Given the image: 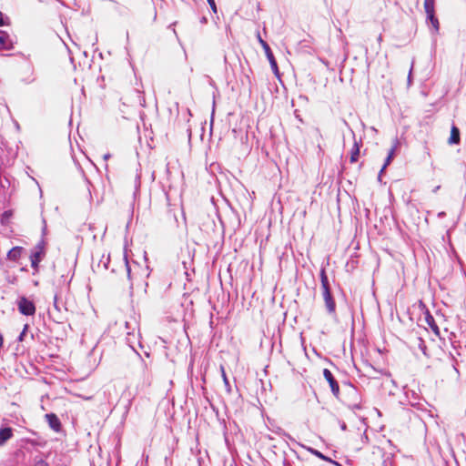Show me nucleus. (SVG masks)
<instances>
[{
	"instance_id": "obj_12",
	"label": "nucleus",
	"mask_w": 466,
	"mask_h": 466,
	"mask_svg": "<svg viewBox=\"0 0 466 466\" xmlns=\"http://www.w3.org/2000/svg\"><path fill=\"white\" fill-rule=\"evenodd\" d=\"M360 155V144L355 140L350 152V162L354 163L358 160Z\"/></svg>"
},
{
	"instance_id": "obj_3",
	"label": "nucleus",
	"mask_w": 466,
	"mask_h": 466,
	"mask_svg": "<svg viewBox=\"0 0 466 466\" xmlns=\"http://www.w3.org/2000/svg\"><path fill=\"white\" fill-rule=\"evenodd\" d=\"M323 376L330 386V390L336 398H339V387L336 380L334 379L331 371L328 369L323 370Z\"/></svg>"
},
{
	"instance_id": "obj_31",
	"label": "nucleus",
	"mask_w": 466,
	"mask_h": 466,
	"mask_svg": "<svg viewBox=\"0 0 466 466\" xmlns=\"http://www.w3.org/2000/svg\"><path fill=\"white\" fill-rule=\"evenodd\" d=\"M341 430H343V431L346 430V424L344 422L341 424Z\"/></svg>"
},
{
	"instance_id": "obj_10",
	"label": "nucleus",
	"mask_w": 466,
	"mask_h": 466,
	"mask_svg": "<svg viewBox=\"0 0 466 466\" xmlns=\"http://www.w3.org/2000/svg\"><path fill=\"white\" fill-rule=\"evenodd\" d=\"M424 10L427 15L435 14V0H424Z\"/></svg>"
},
{
	"instance_id": "obj_15",
	"label": "nucleus",
	"mask_w": 466,
	"mask_h": 466,
	"mask_svg": "<svg viewBox=\"0 0 466 466\" xmlns=\"http://www.w3.org/2000/svg\"><path fill=\"white\" fill-rule=\"evenodd\" d=\"M427 18L430 20V22L431 23L432 26L438 30L439 28V21L438 19L435 17V14H432V15H427Z\"/></svg>"
},
{
	"instance_id": "obj_19",
	"label": "nucleus",
	"mask_w": 466,
	"mask_h": 466,
	"mask_svg": "<svg viewBox=\"0 0 466 466\" xmlns=\"http://www.w3.org/2000/svg\"><path fill=\"white\" fill-rule=\"evenodd\" d=\"M348 405L352 410H360L361 408L360 404L357 401L350 402Z\"/></svg>"
},
{
	"instance_id": "obj_2",
	"label": "nucleus",
	"mask_w": 466,
	"mask_h": 466,
	"mask_svg": "<svg viewBox=\"0 0 466 466\" xmlns=\"http://www.w3.org/2000/svg\"><path fill=\"white\" fill-rule=\"evenodd\" d=\"M258 42L259 44L261 45V46L263 47V49L265 50V53H266V56L270 63V66H271V68L273 69L274 73L275 74H278L279 70H278V66H277V62L274 58V56L270 50V47L267 44L266 41H264L260 35H258Z\"/></svg>"
},
{
	"instance_id": "obj_8",
	"label": "nucleus",
	"mask_w": 466,
	"mask_h": 466,
	"mask_svg": "<svg viewBox=\"0 0 466 466\" xmlns=\"http://www.w3.org/2000/svg\"><path fill=\"white\" fill-rule=\"evenodd\" d=\"M38 250L35 251L34 253H32L31 257H30V260H31V266L32 268H36L39 262L41 261V258H42V254H43V249L41 247H38L37 248Z\"/></svg>"
},
{
	"instance_id": "obj_11",
	"label": "nucleus",
	"mask_w": 466,
	"mask_h": 466,
	"mask_svg": "<svg viewBox=\"0 0 466 466\" xmlns=\"http://www.w3.org/2000/svg\"><path fill=\"white\" fill-rule=\"evenodd\" d=\"M459 142H460V131L455 126H452L451 130V137L449 138V143L450 144H458Z\"/></svg>"
},
{
	"instance_id": "obj_14",
	"label": "nucleus",
	"mask_w": 466,
	"mask_h": 466,
	"mask_svg": "<svg viewBox=\"0 0 466 466\" xmlns=\"http://www.w3.org/2000/svg\"><path fill=\"white\" fill-rule=\"evenodd\" d=\"M308 451L312 453L313 455L317 456L318 458L323 460V461H329V462H332V463H335L331 459L326 457L325 455H323L320 451H319L318 450H315V449H312V448H309Z\"/></svg>"
},
{
	"instance_id": "obj_24",
	"label": "nucleus",
	"mask_w": 466,
	"mask_h": 466,
	"mask_svg": "<svg viewBox=\"0 0 466 466\" xmlns=\"http://www.w3.org/2000/svg\"><path fill=\"white\" fill-rule=\"evenodd\" d=\"M210 5V7L216 11V4H215V1L214 0H207Z\"/></svg>"
},
{
	"instance_id": "obj_7",
	"label": "nucleus",
	"mask_w": 466,
	"mask_h": 466,
	"mask_svg": "<svg viewBox=\"0 0 466 466\" xmlns=\"http://www.w3.org/2000/svg\"><path fill=\"white\" fill-rule=\"evenodd\" d=\"M11 46L12 41L9 35L4 31H0V49H9Z\"/></svg>"
},
{
	"instance_id": "obj_27",
	"label": "nucleus",
	"mask_w": 466,
	"mask_h": 466,
	"mask_svg": "<svg viewBox=\"0 0 466 466\" xmlns=\"http://www.w3.org/2000/svg\"><path fill=\"white\" fill-rule=\"evenodd\" d=\"M4 25V17H3V14L0 12V25Z\"/></svg>"
},
{
	"instance_id": "obj_29",
	"label": "nucleus",
	"mask_w": 466,
	"mask_h": 466,
	"mask_svg": "<svg viewBox=\"0 0 466 466\" xmlns=\"http://www.w3.org/2000/svg\"><path fill=\"white\" fill-rule=\"evenodd\" d=\"M411 72H412V66L410 67V73H409V76H408V81L409 83L410 82V78H411Z\"/></svg>"
},
{
	"instance_id": "obj_6",
	"label": "nucleus",
	"mask_w": 466,
	"mask_h": 466,
	"mask_svg": "<svg viewBox=\"0 0 466 466\" xmlns=\"http://www.w3.org/2000/svg\"><path fill=\"white\" fill-rule=\"evenodd\" d=\"M13 437V430L9 427L0 429V446H3Z\"/></svg>"
},
{
	"instance_id": "obj_18",
	"label": "nucleus",
	"mask_w": 466,
	"mask_h": 466,
	"mask_svg": "<svg viewBox=\"0 0 466 466\" xmlns=\"http://www.w3.org/2000/svg\"><path fill=\"white\" fill-rule=\"evenodd\" d=\"M54 308L57 311H61L62 309L60 305L58 304V296L56 294L54 296Z\"/></svg>"
},
{
	"instance_id": "obj_22",
	"label": "nucleus",
	"mask_w": 466,
	"mask_h": 466,
	"mask_svg": "<svg viewBox=\"0 0 466 466\" xmlns=\"http://www.w3.org/2000/svg\"><path fill=\"white\" fill-rule=\"evenodd\" d=\"M350 394L352 395L353 397L355 398H358V391L355 388H351L350 390Z\"/></svg>"
},
{
	"instance_id": "obj_16",
	"label": "nucleus",
	"mask_w": 466,
	"mask_h": 466,
	"mask_svg": "<svg viewBox=\"0 0 466 466\" xmlns=\"http://www.w3.org/2000/svg\"><path fill=\"white\" fill-rule=\"evenodd\" d=\"M10 185L8 179L6 177H2L0 175V190H5Z\"/></svg>"
},
{
	"instance_id": "obj_32",
	"label": "nucleus",
	"mask_w": 466,
	"mask_h": 466,
	"mask_svg": "<svg viewBox=\"0 0 466 466\" xmlns=\"http://www.w3.org/2000/svg\"><path fill=\"white\" fill-rule=\"evenodd\" d=\"M25 329H26V326L25 327V329H24V331L22 332V334H21V336H20V339H22V336H23V335H25Z\"/></svg>"
},
{
	"instance_id": "obj_9",
	"label": "nucleus",
	"mask_w": 466,
	"mask_h": 466,
	"mask_svg": "<svg viewBox=\"0 0 466 466\" xmlns=\"http://www.w3.org/2000/svg\"><path fill=\"white\" fill-rule=\"evenodd\" d=\"M22 253V248L20 247H15L9 250L7 253V258L13 261H16Z\"/></svg>"
},
{
	"instance_id": "obj_30",
	"label": "nucleus",
	"mask_w": 466,
	"mask_h": 466,
	"mask_svg": "<svg viewBox=\"0 0 466 466\" xmlns=\"http://www.w3.org/2000/svg\"><path fill=\"white\" fill-rule=\"evenodd\" d=\"M444 215H445V213H444V212H440V213L438 214V217H439V218H442Z\"/></svg>"
},
{
	"instance_id": "obj_20",
	"label": "nucleus",
	"mask_w": 466,
	"mask_h": 466,
	"mask_svg": "<svg viewBox=\"0 0 466 466\" xmlns=\"http://www.w3.org/2000/svg\"><path fill=\"white\" fill-rule=\"evenodd\" d=\"M220 370H221V374H222L223 381H224V383L228 386V378H227V375H226V372H225L224 367H223V366H221V367H220Z\"/></svg>"
},
{
	"instance_id": "obj_21",
	"label": "nucleus",
	"mask_w": 466,
	"mask_h": 466,
	"mask_svg": "<svg viewBox=\"0 0 466 466\" xmlns=\"http://www.w3.org/2000/svg\"><path fill=\"white\" fill-rule=\"evenodd\" d=\"M397 146H398V141L396 140V141H395V144H394V145H393V147L390 148V152H389V154H388V156H391V158H393V157H394V154H395V150H396V148H397Z\"/></svg>"
},
{
	"instance_id": "obj_28",
	"label": "nucleus",
	"mask_w": 466,
	"mask_h": 466,
	"mask_svg": "<svg viewBox=\"0 0 466 466\" xmlns=\"http://www.w3.org/2000/svg\"><path fill=\"white\" fill-rule=\"evenodd\" d=\"M109 157H110V154H108V153H106V154H105V155L103 156V158H104V160H106H106H108V159H109Z\"/></svg>"
},
{
	"instance_id": "obj_5",
	"label": "nucleus",
	"mask_w": 466,
	"mask_h": 466,
	"mask_svg": "<svg viewBox=\"0 0 466 466\" xmlns=\"http://www.w3.org/2000/svg\"><path fill=\"white\" fill-rule=\"evenodd\" d=\"M46 420L49 425V427L55 431H59L61 428V423L57 416L54 413H49L46 415Z\"/></svg>"
},
{
	"instance_id": "obj_13",
	"label": "nucleus",
	"mask_w": 466,
	"mask_h": 466,
	"mask_svg": "<svg viewBox=\"0 0 466 466\" xmlns=\"http://www.w3.org/2000/svg\"><path fill=\"white\" fill-rule=\"evenodd\" d=\"M320 281H321L322 291L330 290L329 285V279H328V277H327L324 269H322L320 272Z\"/></svg>"
},
{
	"instance_id": "obj_23",
	"label": "nucleus",
	"mask_w": 466,
	"mask_h": 466,
	"mask_svg": "<svg viewBox=\"0 0 466 466\" xmlns=\"http://www.w3.org/2000/svg\"><path fill=\"white\" fill-rule=\"evenodd\" d=\"M124 260H125V265H126V268H127V274L129 275L130 274V268L128 266V261H127V258L126 256L124 257Z\"/></svg>"
},
{
	"instance_id": "obj_17",
	"label": "nucleus",
	"mask_w": 466,
	"mask_h": 466,
	"mask_svg": "<svg viewBox=\"0 0 466 466\" xmlns=\"http://www.w3.org/2000/svg\"><path fill=\"white\" fill-rule=\"evenodd\" d=\"M391 160H392L391 156H388L386 160H385V163H384L383 167H381V169L380 171V176L384 172L386 167L390 164Z\"/></svg>"
},
{
	"instance_id": "obj_25",
	"label": "nucleus",
	"mask_w": 466,
	"mask_h": 466,
	"mask_svg": "<svg viewBox=\"0 0 466 466\" xmlns=\"http://www.w3.org/2000/svg\"><path fill=\"white\" fill-rule=\"evenodd\" d=\"M35 466H48V464L45 461H39L35 463Z\"/></svg>"
},
{
	"instance_id": "obj_26",
	"label": "nucleus",
	"mask_w": 466,
	"mask_h": 466,
	"mask_svg": "<svg viewBox=\"0 0 466 466\" xmlns=\"http://www.w3.org/2000/svg\"><path fill=\"white\" fill-rule=\"evenodd\" d=\"M3 343H4V338H3L2 333L0 332V349H1V348H2V346H3Z\"/></svg>"
},
{
	"instance_id": "obj_1",
	"label": "nucleus",
	"mask_w": 466,
	"mask_h": 466,
	"mask_svg": "<svg viewBox=\"0 0 466 466\" xmlns=\"http://www.w3.org/2000/svg\"><path fill=\"white\" fill-rule=\"evenodd\" d=\"M17 306L20 313L23 315L32 316L35 312V307L33 301L27 299L25 297L19 299Z\"/></svg>"
},
{
	"instance_id": "obj_4",
	"label": "nucleus",
	"mask_w": 466,
	"mask_h": 466,
	"mask_svg": "<svg viewBox=\"0 0 466 466\" xmlns=\"http://www.w3.org/2000/svg\"><path fill=\"white\" fill-rule=\"evenodd\" d=\"M325 306L329 314H335L336 303L331 296L330 290L322 291Z\"/></svg>"
}]
</instances>
